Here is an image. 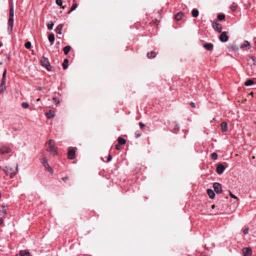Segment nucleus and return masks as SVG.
Returning <instances> with one entry per match:
<instances>
[{"instance_id":"49530a36","label":"nucleus","mask_w":256,"mask_h":256,"mask_svg":"<svg viewBox=\"0 0 256 256\" xmlns=\"http://www.w3.org/2000/svg\"><path fill=\"white\" fill-rule=\"evenodd\" d=\"M178 129H179L178 124L176 123V126H175V128H174V130H178Z\"/></svg>"},{"instance_id":"864d4df0","label":"nucleus","mask_w":256,"mask_h":256,"mask_svg":"<svg viewBox=\"0 0 256 256\" xmlns=\"http://www.w3.org/2000/svg\"><path fill=\"white\" fill-rule=\"evenodd\" d=\"M67 179H68V178H67V177H65V178H62L63 180H64H64H67Z\"/></svg>"},{"instance_id":"1a4fd4ad","label":"nucleus","mask_w":256,"mask_h":256,"mask_svg":"<svg viewBox=\"0 0 256 256\" xmlns=\"http://www.w3.org/2000/svg\"><path fill=\"white\" fill-rule=\"evenodd\" d=\"M226 167L222 164H218L216 166V172L218 174H221L225 170Z\"/></svg>"},{"instance_id":"de8ad7c7","label":"nucleus","mask_w":256,"mask_h":256,"mask_svg":"<svg viewBox=\"0 0 256 256\" xmlns=\"http://www.w3.org/2000/svg\"><path fill=\"white\" fill-rule=\"evenodd\" d=\"M136 137L138 138L140 136V134L138 132H136Z\"/></svg>"},{"instance_id":"dca6fc26","label":"nucleus","mask_w":256,"mask_h":256,"mask_svg":"<svg viewBox=\"0 0 256 256\" xmlns=\"http://www.w3.org/2000/svg\"><path fill=\"white\" fill-rule=\"evenodd\" d=\"M204 47L208 50H211L213 49L214 45L212 44H204L203 45Z\"/></svg>"},{"instance_id":"b1692460","label":"nucleus","mask_w":256,"mask_h":256,"mask_svg":"<svg viewBox=\"0 0 256 256\" xmlns=\"http://www.w3.org/2000/svg\"><path fill=\"white\" fill-rule=\"evenodd\" d=\"M5 84H6V79L2 78V82L0 84L1 92H3L4 90H6Z\"/></svg>"},{"instance_id":"37998d69","label":"nucleus","mask_w":256,"mask_h":256,"mask_svg":"<svg viewBox=\"0 0 256 256\" xmlns=\"http://www.w3.org/2000/svg\"><path fill=\"white\" fill-rule=\"evenodd\" d=\"M230 195L233 198H234V199H237L238 198L236 196L233 194L231 192H230Z\"/></svg>"},{"instance_id":"ddd939ff","label":"nucleus","mask_w":256,"mask_h":256,"mask_svg":"<svg viewBox=\"0 0 256 256\" xmlns=\"http://www.w3.org/2000/svg\"><path fill=\"white\" fill-rule=\"evenodd\" d=\"M76 152L74 149H70L68 154V158L70 160H73L75 158Z\"/></svg>"},{"instance_id":"58836bf2","label":"nucleus","mask_w":256,"mask_h":256,"mask_svg":"<svg viewBox=\"0 0 256 256\" xmlns=\"http://www.w3.org/2000/svg\"><path fill=\"white\" fill-rule=\"evenodd\" d=\"M78 7V4H72V8H71V11H74V10H76Z\"/></svg>"},{"instance_id":"c9c22d12","label":"nucleus","mask_w":256,"mask_h":256,"mask_svg":"<svg viewBox=\"0 0 256 256\" xmlns=\"http://www.w3.org/2000/svg\"><path fill=\"white\" fill-rule=\"evenodd\" d=\"M24 46L27 49L30 48L31 47V42H26Z\"/></svg>"},{"instance_id":"412c9836","label":"nucleus","mask_w":256,"mask_h":256,"mask_svg":"<svg viewBox=\"0 0 256 256\" xmlns=\"http://www.w3.org/2000/svg\"><path fill=\"white\" fill-rule=\"evenodd\" d=\"M46 116L48 118H52L54 117L55 114L53 112L52 110H49L48 112H46Z\"/></svg>"},{"instance_id":"c85d7f7f","label":"nucleus","mask_w":256,"mask_h":256,"mask_svg":"<svg viewBox=\"0 0 256 256\" xmlns=\"http://www.w3.org/2000/svg\"><path fill=\"white\" fill-rule=\"evenodd\" d=\"M254 84V82L252 80H249L246 81L244 83V85L246 86H250Z\"/></svg>"},{"instance_id":"2eb2a0df","label":"nucleus","mask_w":256,"mask_h":256,"mask_svg":"<svg viewBox=\"0 0 256 256\" xmlns=\"http://www.w3.org/2000/svg\"><path fill=\"white\" fill-rule=\"evenodd\" d=\"M207 194L211 199H214L215 196L214 192L211 189H208Z\"/></svg>"},{"instance_id":"ea45409f","label":"nucleus","mask_w":256,"mask_h":256,"mask_svg":"<svg viewBox=\"0 0 256 256\" xmlns=\"http://www.w3.org/2000/svg\"><path fill=\"white\" fill-rule=\"evenodd\" d=\"M6 70L5 69L2 74V78L6 79Z\"/></svg>"},{"instance_id":"f704fd0d","label":"nucleus","mask_w":256,"mask_h":256,"mask_svg":"<svg viewBox=\"0 0 256 256\" xmlns=\"http://www.w3.org/2000/svg\"><path fill=\"white\" fill-rule=\"evenodd\" d=\"M211 158L212 160H216L218 158V154L216 152H212L211 154Z\"/></svg>"},{"instance_id":"c03bdc74","label":"nucleus","mask_w":256,"mask_h":256,"mask_svg":"<svg viewBox=\"0 0 256 256\" xmlns=\"http://www.w3.org/2000/svg\"><path fill=\"white\" fill-rule=\"evenodd\" d=\"M52 140H50L47 142H46V144H48V146H50V145H52L53 144H52Z\"/></svg>"},{"instance_id":"5fc2aeb1","label":"nucleus","mask_w":256,"mask_h":256,"mask_svg":"<svg viewBox=\"0 0 256 256\" xmlns=\"http://www.w3.org/2000/svg\"><path fill=\"white\" fill-rule=\"evenodd\" d=\"M2 222V220L1 218H0V224Z\"/></svg>"},{"instance_id":"9b49d317","label":"nucleus","mask_w":256,"mask_h":256,"mask_svg":"<svg viewBox=\"0 0 256 256\" xmlns=\"http://www.w3.org/2000/svg\"><path fill=\"white\" fill-rule=\"evenodd\" d=\"M10 152V148L6 146H2L0 148V153L2 154H8Z\"/></svg>"},{"instance_id":"f3484780","label":"nucleus","mask_w":256,"mask_h":256,"mask_svg":"<svg viewBox=\"0 0 256 256\" xmlns=\"http://www.w3.org/2000/svg\"><path fill=\"white\" fill-rule=\"evenodd\" d=\"M63 26L64 25L62 24H60L57 26V27L56 28V32L57 34H62V30L63 28Z\"/></svg>"},{"instance_id":"09e8293b","label":"nucleus","mask_w":256,"mask_h":256,"mask_svg":"<svg viewBox=\"0 0 256 256\" xmlns=\"http://www.w3.org/2000/svg\"><path fill=\"white\" fill-rule=\"evenodd\" d=\"M190 104L193 108H195L196 107V105H195V104L194 102H190Z\"/></svg>"},{"instance_id":"393cba45","label":"nucleus","mask_w":256,"mask_h":256,"mask_svg":"<svg viewBox=\"0 0 256 256\" xmlns=\"http://www.w3.org/2000/svg\"><path fill=\"white\" fill-rule=\"evenodd\" d=\"M68 59L66 58L64 60V61L62 63V67L64 70H66L68 67Z\"/></svg>"},{"instance_id":"6e6d98bb","label":"nucleus","mask_w":256,"mask_h":256,"mask_svg":"<svg viewBox=\"0 0 256 256\" xmlns=\"http://www.w3.org/2000/svg\"><path fill=\"white\" fill-rule=\"evenodd\" d=\"M214 208H215V205L214 204H213V205L212 206V208L214 209Z\"/></svg>"},{"instance_id":"4be33fe9","label":"nucleus","mask_w":256,"mask_h":256,"mask_svg":"<svg viewBox=\"0 0 256 256\" xmlns=\"http://www.w3.org/2000/svg\"><path fill=\"white\" fill-rule=\"evenodd\" d=\"M48 40L50 42L51 45H52L54 40V36L53 34H51L48 36Z\"/></svg>"},{"instance_id":"052dcab7","label":"nucleus","mask_w":256,"mask_h":256,"mask_svg":"<svg viewBox=\"0 0 256 256\" xmlns=\"http://www.w3.org/2000/svg\"><path fill=\"white\" fill-rule=\"evenodd\" d=\"M40 98L38 99V101H40Z\"/></svg>"},{"instance_id":"4d7b16f0","label":"nucleus","mask_w":256,"mask_h":256,"mask_svg":"<svg viewBox=\"0 0 256 256\" xmlns=\"http://www.w3.org/2000/svg\"><path fill=\"white\" fill-rule=\"evenodd\" d=\"M72 11H71V9L68 12V14H70L71 12H72Z\"/></svg>"},{"instance_id":"bb28decb","label":"nucleus","mask_w":256,"mask_h":256,"mask_svg":"<svg viewBox=\"0 0 256 256\" xmlns=\"http://www.w3.org/2000/svg\"><path fill=\"white\" fill-rule=\"evenodd\" d=\"M71 47L70 46H67L64 48V52L65 54H67L70 51Z\"/></svg>"},{"instance_id":"c756f323","label":"nucleus","mask_w":256,"mask_h":256,"mask_svg":"<svg viewBox=\"0 0 256 256\" xmlns=\"http://www.w3.org/2000/svg\"><path fill=\"white\" fill-rule=\"evenodd\" d=\"M237 7H238L237 4L234 2L230 6V8L232 11L234 12L236 10V9L237 8Z\"/></svg>"},{"instance_id":"72a5a7b5","label":"nucleus","mask_w":256,"mask_h":256,"mask_svg":"<svg viewBox=\"0 0 256 256\" xmlns=\"http://www.w3.org/2000/svg\"><path fill=\"white\" fill-rule=\"evenodd\" d=\"M224 18H225V15L224 14H219L218 16V18L220 20H224Z\"/></svg>"},{"instance_id":"a19ab883","label":"nucleus","mask_w":256,"mask_h":256,"mask_svg":"<svg viewBox=\"0 0 256 256\" xmlns=\"http://www.w3.org/2000/svg\"><path fill=\"white\" fill-rule=\"evenodd\" d=\"M244 233L245 234H246L248 233V232H249V228H244Z\"/></svg>"},{"instance_id":"a211bd4d","label":"nucleus","mask_w":256,"mask_h":256,"mask_svg":"<svg viewBox=\"0 0 256 256\" xmlns=\"http://www.w3.org/2000/svg\"><path fill=\"white\" fill-rule=\"evenodd\" d=\"M184 16V14L182 12H179L175 16V19L178 21L182 19Z\"/></svg>"},{"instance_id":"4c0bfd02","label":"nucleus","mask_w":256,"mask_h":256,"mask_svg":"<svg viewBox=\"0 0 256 256\" xmlns=\"http://www.w3.org/2000/svg\"><path fill=\"white\" fill-rule=\"evenodd\" d=\"M53 102L56 105H58L60 104V101L55 97L53 98Z\"/></svg>"},{"instance_id":"9d476101","label":"nucleus","mask_w":256,"mask_h":256,"mask_svg":"<svg viewBox=\"0 0 256 256\" xmlns=\"http://www.w3.org/2000/svg\"><path fill=\"white\" fill-rule=\"evenodd\" d=\"M219 39L222 42H226L228 40V36H227L226 32H222L220 35Z\"/></svg>"},{"instance_id":"4468645a","label":"nucleus","mask_w":256,"mask_h":256,"mask_svg":"<svg viewBox=\"0 0 256 256\" xmlns=\"http://www.w3.org/2000/svg\"><path fill=\"white\" fill-rule=\"evenodd\" d=\"M221 130L222 132H226L228 130V124L226 122H222L220 124Z\"/></svg>"},{"instance_id":"a18cd8bd","label":"nucleus","mask_w":256,"mask_h":256,"mask_svg":"<svg viewBox=\"0 0 256 256\" xmlns=\"http://www.w3.org/2000/svg\"><path fill=\"white\" fill-rule=\"evenodd\" d=\"M112 156L110 155H109L107 159V162H110L112 160Z\"/></svg>"},{"instance_id":"13d9d810","label":"nucleus","mask_w":256,"mask_h":256,"mask_svg":"<svg viewBox=\"0 0 256 256\" xmlns=\"http://www.w3.org/2000/svg\"><path fill=\"white\" fill-rule=\"evenodd\" d=\"M2 46V44L1 43H0V48Z\"/></svg>"},{"instance_id":"39448f33","label":"nucleus","mask_w":256,"mask_h":256,"mask_svg":"<svg viewBox=\"0 0 256 256\" xmlns=\"http://www.w3.org/2000/svg\"><path fill=\"white\" fill-rule=\"evenodd\" d=\"M14 17H9L8 24V34H11L12 28L14 26Z\"/></svg>"},{"instance_id":"aec40b11","label":"nucleus","mask_w":256,"mask_h":256,"mask_svg":"<svg viewBox=\"0 0 256 256\" xmlns=\"http://www.w3.org/2000/svg\"><path fill=\"white\" fill-rule=\"evenodd\" d=\"M9 17H14V6H13L12 3L10 4Z\"/></svg>"},{"instance_id":"f257e3e1","label":"nucleus","mask_w":256,"mask_h":256,"mask_svg":"<svg viewBox=\"0 0 256 256\" xmlns=\"http://www.w3.org/2000/svg\"><path fill=\"white\" fill-rule=\"evenodd\" d=\"M40 62L41 65L45 68L48 71L52 70V66L47 58L42 56Z\"/></svg>"},{"instance_id":"603ef678","label":"nucleus","mask_w":256,"mask_h":256,"mask_svg":"<svg viewBox=\"0 0 256 256\" xmlns=\"http://www.w3.org/2000/svg\"><path fill=\"white\" fill-rule=\"evenodd\" d=\"M43 88H42V87H38V90H42Z\"/></svg>"},{"instance_id":"e433bc0d","label":"nucleus","mask_w":256,"mask_h":256,"mask_svg":"<svg viewBox=\"0 0 256 256\" xmlns=\"http://www.w3.org/2000/svg\"><path fill=\"white\" fill-rule=\"evenodd\" d=\"M21 105L24 108H26L29 106V104L27 102H22Z\"/></svg>"},{"instance_id":"bf43d9fd","label":"nucleus","mask_w":256,"mask_h":256,"mask_svg":"<svg viewBox=\"0 0 256 256\" xmlns=\"http://www.w3.org/2000/svg\"><path fill=\"white\" fill-rule=\"evenodd\" d=\"M2 62H0V65L2 64Z\"/></svg>"},{"instance_id":"6e6552de","label":"nucleus","mask_w":256,"mask_h":256,"mask_svg":"<svg viewBox=\"0 0 256 256\" xmlns=\"http://www.w3.org/2000/svg\"><path fill=\"white\" fill-rule=\"evenodd\" d=\"M47 150L50 152L52 154L54 155L57 154L56 148L54 144L48 146L47 147Z\"/></svg>"},{"instance_id":"5701e85b","label":"nucleus","mask_w":256,"mask_h":256,"mask_svg":"<svg viewBox=\"0 0 256 256\" xmlns=\"http://www.w3.org/2000/svg\"><path fill=\"white\" fill-rule=\"evenodd\" d=\"M156 56V53L155 52H151L147 54L148 58H154Z\"/></svg>"},{"instance_id":"423d86ee","label":"nucleus","mask_w":256,"mask_h":256,"mask_svg":"<svg viewBox=\"0 0 256 256\" xmlns=\"http://www.w3.org/2000/svg\"><path fill=\"white\" fill-rule=\"evenodd\" d=\"M212 28L214 29L218 32H221L222 30V26L218 22H213L212 24Z\"/></svg>"},{"instance_id":"2f4dec72","label":"nucleus","mask_w":256,"mask_h":256,"mask_svg":"<svg viewBox=\"0 0 256 256\" xmlns=\"http://www.w3.org/2000/svg\"><path fill=\"white\" fill-rule=\"evenodd\" d=\"M250 46V43L248 41H245L244 42V44H242L240 46V48H244V47H247V46Z\"/></svg>"},{"instance_id":"0eeeda50","label":"nucleus","mask_w":256,"mask_h":256,"mask_svg":"<svg viewBox=\"0 0 256 256\" xmlns=\"http://www.w3.org/2000/svg\"><path fill=\"white\" fill-rule=\"evenodd\" d=\"M213 188H214V190L215 192L218 194H221L222 192V187L220 184L218 182H214L213 184Z\"/></svg>"},{"instance_id":"8fccbe9b","label":"nucleus","mask_w":256,"mask_h":256,"mask_svg":"<svg viewBox=\"0 0 256 256\" xmlns=\"http://www.w3.org/2000/svg\"><path fill=\"white\" fill-rule=\"evenodd\" d=\"M116 148L117 150H120V146L119 144H116Z\"/></svg>"},{"instance_id":"20e7f679","label":"nucleus","mask_w":256,"mask_h":256,"mask_svg":"<svg viewBox=\"0 0 256 256\" xmlns=\"http://www.w3.org/2000/svg\"><path fill=\"white\" fill-rule=\"evenodd\" d=\"M250 58H252L253 64L251 65V68L248 70V72L250 75H253L256 73V68H255L256 66V58L252 56Z\"/></svg>"},{"instance_id":"7ed1b4c3","label":"nucleus","mask_w":256,"mask_h":256,"mask_svg":"<svg viewBox=\"0 0 256 256\" xmlns=\"http://www.w3.org/2000/svg\"><path fill=\"white\" fill-rule=\"evenodd\" d=\"M4 172L6 175H10V177L16 174L18 172V165H16V170L13 169L12 168L6 167Z\"/></svg>"},{"instance_id":"6ab92c4d","label":"nucleus","mask_w":256,"mask_h":256,"mask_svg":"<svg viewBox=\"0 0 256 256\" xmlns=\"http://www.w3.org/2000/svg\"><path fill=\"white\" fill-rule=\"evenodd\" d=\"M20 256H31L30 253L26 250H20Z\"/></svg>"},{"instance_id":"f03ea898","label":"nucleus","mask_w":256,"mask_h":256,"mask_svg":"<svg viewBox=\"0 0 256 256\" xmlns=\"http://www.w3.org/2000/svg\"><path fill=\"white\" fill-rule=\"evenodd\" d=\"M41 163L42 164L43 166L46 168V169L51 174H53V170L52 168H51L48 162V160L44 156H43L40 159Z\"/></svg>"},{"instance_id":"a878e982","label":"nucleus","mask_w":256,"mask_h":256,"mask_svg":"<svg viewBox=\"0 0 256 256\" xmlns=\"http://www.w3.org/2000/svg\"><path fill=\"white\" fill-rule=\"evenodd\" d=\"M118 141L120 144H124L126 142V140L122 137H119L118 139Z\"/></svg>"},{"instance_id":"79ce46f5","label":"nucleus","mask_w":256,"mask_h":256,"mask_svg":"<svg viewBox=\"0 0 256 256\" xmlns=\"http://www.w3.org/2000/svg\"><path fill=\"white\" fill-rule=\"evenodd\" d=\"M139 126L142 128H144L145 127V124L142 122H139Z\"/></svg>"},{"instance_id":"f8f14e48","label":"nucleus","mask_w":256,"mask_h":256,"mask_svg":"<svg viewBox=\"0 0 256 256\" xmlns=\"http://www.w3.org/2000/svg\"><path fill=\"white\" fill-rule=\"evenodd\" d=\"M244 256H250L252 251L250 248H244L242 249Z\"/></svg>"},{"instance_id":"473e14b6","label":"nucleus","mask_w":256,"mask_h":256,"mask_svg":"<svg viewBox=\"0 0 256 256\" xmlns=\"http://www.w3.org/2000/svg\"><path fill=\"white\" fill-rule=\"evenodd\" d=\"M47 26L48 30H52L54 26V23L52 22H50Z\"/></svg>"},{"instance_id":"3c124183","label":"nucleus","mask_w":256,"mask_h":256,"mask_svg":"<svg viewBox=\"0 0 256 256\" xmlns=\"http://www.w3.org/2000/svg\"><path fill=\"white\" fill-rule=\"evenodd\" d=\"M2 213H4V214H6V210H4V209L2 210Z\"/></svg>"},{"instance_id":"cd10ccee","label":"nucleus","mask_w":256,"mask_h":256,"mask_svg":"<svg viewBox=\"0 0 256 256\" xmlns=\"http://www.w3.org/2000/svg\"><path fill=\"white\" fill-rule=\"evenodd\" d=\"M199 12L197 9H193L192 10V15L194 17L196 18L198 16Z\"/></svg>"},{"instance_id":"7c9ffc66","label":"nucleus","mask_w":256,"mask_h":256,"mask_svg":"<svg viewBox=\"0 0 256 256\" xmlns=\"http://www.w3.org/2000/svg\"><path fill=\"white\" fill-rule=\"evenodd\" d=\"M56 4L58 6H62V8H63V9L65 8V6H62V0H56Z\"/></svg>"}]
</instances>
